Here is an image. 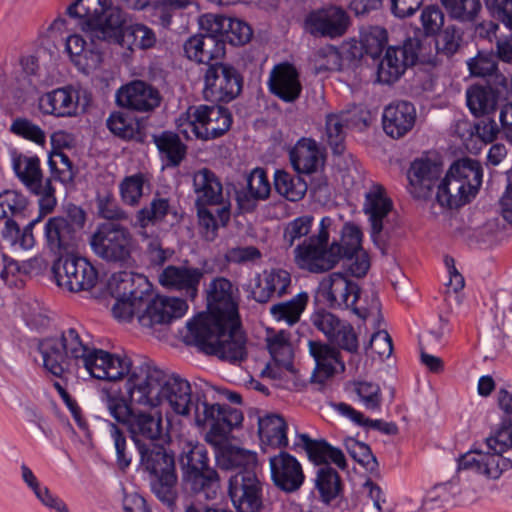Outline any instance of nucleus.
Segmentation results:
<instances>
[{"label": "nucleus", "mask_w": 512, "mask_h": 512, "mask_svg": "<svg viewBox=\"0 0 512 512\" xmlns=\"http://www.w3.org/2000/svg\"><path fill=\"white\" fill-rule=\"evenodd\" d=\"M79 92L71 86L57 88L40 97L39 109L48 115L70 117L77 114Z\"/></svg>", "instance_id": "nucleus-34"}, {"label": "nucleus", "mask_w": 512, "mask_h": 512, "mask_svg": "<svg viewBox=\"0 0 512 512\" xmlns=\"http://www.w3.org/2000/svg\"><path fill=\"white\" fill-rule=\"evenodd\" d=\"M160 92L143 80H133L116 92V103L120 107L137 112H150L161 103Z\"/></svg>", "instance_id": "nucleus-27"}, {"label": "nucleus", "mask_w": 512, "mask_h": 512, "mask_svg": "<svg viewBox=\"0 0 512 512\" xmlns=\"http://www.w3.org/2000/svg\"><path fill=\"white\" fill-rule=\"evenodd\" d=\"M204 82L203 94L206 100L228 103L240 95L244 80L233 65L220 61L208 66Z\"/></svg>", "instance_id": "nucleus-18"}, {"label": "nucleus", "mask_w": 512, "mask_h": 512, "mask_svg": "<svg viewBox=\"0 0 512 512\" xmlns=\"http://www.w3.org/2000/svg\"><path fill=\"white\" fill-rule=\"evenodd\" d=\"M194 420L197 426L210 425L206 440L211 444H221L228 439L234 428L243 421L240 410L226 404L210 403L204 393H195Z\"/></svg>", "instance_id": "nucleus-11"}, {"label": "nucleus", "mask_w": 512, "mask_h": 512, "mask_svg": "<svg viewBox=\"0 0 512 512\" xmlns=\"http://www.w3.org/2000/svg\"><path fill=\"white\" fill-rule=\"evenodd\" d=\"M489 450L506 452L512 447V418L504 417L499 427L485 440Z\"/></svg>", "instance_id": "nucleus-61"}, {"label": "nucleus", "mask_w": 512, "mask_h": 512, "mask_svg": "<svg viewBox=\"0 0 512 512\" xmlns=\"http://www.w3.org/2000/svg\"><path fill=\"white\" fill-rule=\"evenodd\" d=\"M442 174V163L436 159L422 157L415 159L408 170L410 193L414 198L430 197Z\"/></svg>", "instance_id": "nucleus-30"}, {"label": "nucleus", "mask_w": 512, "mask_h": 512, "mask_svg": "<svg viewBox=\"0 0 512 512\" xmlns=\"http://www.w3.org/2000/svg\"><path fill=\"white\" fill-rule=\"evenodd\" d=\"M186 57L197 63L213 64L220 62L225 56L224 44L221 40L203 34L193 35L183 45Z\"/></svg>", "instance_id": "nucleus-36"}, {"label": "nucleus", "mask_w": 512, "mask_h": 512, "mask_svg": "<svg viewBox=\"0 0 512 512\" xmlns=\"http://www.w3.org/2000/svg\"><path fill=\"white\" fill-rule=\"evenodd\" d=\"M264 286L259 280L257 286L252 290V298L258 303L268 302L273 295L281 297L287 293L291 284L290 273L281 268H272L264 271Z\"/></svg>", "instance_id": "nucleus-42"}, {"label": "nucleus", "mask_w": 512, "mask_h": 512, "mask_svg": "<svg viewBox=\"0 0 512 512\" xmlns=\"http://www.w3.org/2000/svg\"><path fill=\"white\" fill-rule=\"evenodd\" d=\"M193 190L196 206L220 205L223 203V186L216 174L202 168L193 174Z\"/></svg>", "instance_id": "nucleus-39"}, {"label": "nucleus", "mask_w": 512, "mask_h": 512, "mask_svg": "<svg viewBox=\"0 0 512 512\" xmlns=\"http://www.w3.org/2000/svg\"><path fill=\"white\" fill-rule=\"evenodd\" d=\"M187 128L181 130L188 136V129L197 139L212 140L223 136L231 127L232 114L221 105L191 106L187 110Z\"/></svg>", "instance_id": "nucleus-15"}, {"label": "nucleus", "mask_w": 512, "mask_h": 512, "mask_svg": "<svg viewBox=\"0 0 512 512\" xmlns=\"http://www.w3.org/2000/svg\"><path fill=\"white\" fill-rule=\"evenodd\" d=\"M191 4L190 0H157L149 5L152 9V15L157 18L158 23L163 27H168L172 20L175 10L185 9Z\"/></svg>", "instance_id": "nucleus-63"}, {"label": "nucleus", "mask_w": 512, "mask_h": 512, "mask_svg": "<svg viewBox=\"0 0 512 512\" xmlns=\"http://www.w3.org/2000/svg\"><path fill=\"white\" fill-rule=\"evenodd\" d=\"M139 470L147 473L156 498L171 512L177 510V482L175 457L164 445L154 442L138 444Z\"/></svg>", "instance_id": "nucleus-5"}, {"label": "nucleus", "mask_w": 512, "mask_h": 512, "mask_svg": "<svg viewBox=\"0 0 512 512\" xmlns=\"http://www.w3.org/2000/svg\"><path fill=\"white\" fill-rule=\"evenodd\" d=\"M103 44H107V42H92L90 40L91 47H88L86 40L81 35L74 34L66 39L65 49L78 71L89 75L97 70L103 61V53L100 50Z\"/></svg>", "instance_id": "nucleus-31"}, {"label": "nucleus", "mask_w": 512, "mask_h": 512, "mask_svg": "<svg viewBox=\"0 0 512 512\" xmlns=\"http://www.w3.org/2000/svg\"><path fill=\"white\" fill-rule=\"evenodd\" d=\"M462 41V29L456 25H448L438 35L436 47L446 56H452L458 51Z\"/></svg>", "instance_id": "nucleus-64"}, {"label": "nucleus", "mask_w": 512, "mask_h": 512, "mask_svg": "<svg viewBox=\"0 0 512 512\" xmlns=\"http://www.w3.org/2000/svg\"><path fill=\"white\" fill-rule=\"evenodd\" d=\"M460 492L458 478L437 483L426 492L421 507L424 512H444Z\"/></svg>", "instance_id": "nucleus-43"}, {"label": "nucleus", "mask_w": 512, "mask_h": 512, "mask_svg": "<svg viewBox=\"0 0 512 512\" xmlns=\"http://www.w3.org/2000/svg\"><path fill=\"white\" fill-rule=\"evenodd\" d=\"M314 487L321 502L327 505L335 500L343 490L339 473L330 465H322L317 469Z\"/></svg>", "instance_id": "nucleus-45"}, {"label": "nucleus", "mask_w": 512, "mask_h": 512, "mask_svg": "<svg viewBox=\"0 0 512 512\" xmlns=\"http://www.w3.org/2000/svg\"><path fill=\"white\" fill-rule=\"evenodd\" d=\"M228 495L237 512H260L263 484L256 470L235 472L228 481Z\"/></svg>", "instance_id": "nucleus-22"}, {"label": "nucleus", "mask_w": 512, "mask_h": 512, "mask_svg": "<svg viewBox=\"0 0 512 512\" xmlns=\"http://www.w3.org/2000/svg\"><path fill=\"white\" fill-rule=\"evenodd\" d=\"M267 86L269 92L284 103L296 102L303 89L298 69L289 62H281L273 66Z\"/></svg>", "instance_id": "nucleus-28"}, {"label": "nucleus", "mask_w": 512, "mask_h": 512, "mask_svg": "<svg viewBox=\"0 0 512 512\" xmlns=\"http://www.w3.org/2000/svg\"><path fill=\"white\" fill-rule=\"evenodd\" d=\"M138 321L143 327L170 324L172 321L182 318L188 305L185 300L175 297L156 296L149 297L144 302Z\"/></svg>", "instance_id": "nucleus-26"}, {"label": "nucleus", "mask_w": 512, "mask_h": 512, "mask_svg": "<svg viewBox=\"0 0 512 512\" xmlns=\"http://www.w3.org/2000/svg\"><path fill=\"white\" fill-rule=\"evenodd\" d=\"M194 420L197 426L210 425L206 440L211 444H221L228 439L234 428L243 421L240 410L226 404L210 403L204 393H195Z\"/></svg>", "instance_id": "nucleus-10"}, {"label": "nucleus", "mask_w": 512, "mask_h": 512, "mask_svg": "<svg viewBox=\"0 0 512 512\" xmlns=\"http://www.w3.org/2000/svg\"><path fill=\"white\" fill-rule=\"evenodd\" d=\"M56 283L69 292L91 290L97 283L98 272L85 258L72 254L60 257L52 267Z\"/></svg>", "instance_id": "nucleus-20"}, {"label": "nucleus", "mask_w": 512, "mask_h": 512, "mask_svg": "<svg viewBox=\"0 0 512 512\" xmlns=\"http://www.w3.org/2000/svg\"><path fill=\"white\" fill-rule=\"evenodd\" d=\"M442 4L451 18L469 23L476 20L482 8L480 0H442Z\"/></svg>", "instance_id": "nucleus-55"}, {"label": "nucleus", "mask_w": 512, "mask_h": 512, "mask_svg": "<svg viewBox=\"0 0 512 512\" xmlns=\"http://www.w3.org/2000/svg\"><path fill=\"white\" fill-rule=\"evenodd\" d=\"M341 259V247L333 242L328 248L310 240L297 245L294 250V260L300 269L312 273H323L332 268Z\"/></svg>", "instance_id": "nucleus-24"}, {"label": "nucleus", "mask_w": 512, "mask_h": 512, "mask_svg": "<svg viewBox=\"0 0 512 512\" xmlns=\"http://www.w3.org/2000/svg\"><path fill=\"white\" fill-rule=\"evenodd\" d=\"M252 34V29L246 22L227 17L223 44L229 43L233 46L245 45L250 41Z\"/></svg>", "instance_id": "nucleus-60"}, {"label": "nucleus", "mask_w": 512, "mask_h": 512, "mask_svg": "<svg viewBox=\"0 0 512 512\" xmlns=\"http://www.w3.org/2000/svg\"><path fill=\"white\" fill-rule=\"evenodd\" d=\"M85 221V211L79 206L68 204L65 215L50 217L43 226L47 248L60 257L72 254L78 246Z\"/></svg>", "instance_id": "nucleus-9"}, {"label": "nucleus", "mask_w": 512, "mask_h": 512, "mask_svg": "<svg viewBox=\"0 0 512 512\" xmlns=\"http://www.w3.org/2000/svg\"><path fill=\"white\" fill-rule=\"evenodd\" d=\"M483 178L479 161L468 157L455 161L437 185L436 199L443 207L459 208L477 194Z\"/></svg>", "instance_id": "nucleus-7"}, {"label": "nucleus", "mask_w": 512, "mask_h": 512, "mask_svg": "<svg viewBox=\"0 0 512 512\" xmlns=\"http://www.w3.org/2000/svg\"><path fill=\"white\" fill-rule=\"evenodd\" d=\"M320 293L332 308L351 309L363 320L369 316V311L366 308L356 306L360 288L346 273L333 272L324 278L320 283Z\"/></svg>", "instance_id": "nucleus-21"}, {"label": "nucleus", "mask_w": 512, "mask_h": 512, "mask_svg": "<svg viewBox=\"0 0 512 512\" xmlns=\"http://www.w3.org/2000/svg\"><path fill=\"white\" fill-rule=\"evenodd\" d=\"M345 504L346 511L341 512H389L385 511L386 495L382 488L372 480L368 479L358 493L352 494L341 502Z\"/></svg>", "instance_id": "nucleus-35"}, {"label": "nucleus", "mask_w": 512, "mask_h": 512, "mask_svg": "<svg viewBox=\"0 0 512 512\" xmlns=\"http://www.w3.org/2000/svg\"><path fill=\"white\" fill-rule=\"evenodd\" d=\"M214 446L217 466L222 470H235L243 472L257 468V456L255 453L230 445L227 440Z\"/></svg>", "instance_id": "nucleus-37"}, {"label": "nucleus", "mask_w": 512, "mask_h": 512, "mask_svg": "<svg viewBox=\"0 0 512 512\" xmlns=\"http://www.w3.org/2000/svg\"><path fill=\"white\" fill-rule=\"evenodd\" d=\"M347 120L345 115L331 113L326 116L325 131L327 142L333 154L341 155L344 152L345 126Z\"/></svg>", "instance_id": "nucleus-53"}, {"label": "nucleus", "mask_w": 512, "mask_h": 512, "mask_svg": "<svg viewBox=\"0 0 512 512\" xmlns=\"http://www.w3.org/2000/svg\"><path fill=\"white\" fill-rule=\"evenodd\" d=\"M106 125L111 133L124 140L140 138V123L127 112L116 111L111 113Z\"/></svg>", "instance_id": "nucleus-50"}, {"label": "nucleus", "mask_w": 512, "mask_h": 512, "mask_svg": "<svg viewBox=\"0 0 512 512\" xmlns=\"http://www.w3.org/2000/svg\"><path fill=\"white\" fill-rule=\"evenodd\" d=\"M348 26L349 16L337 6L312 10L303 21L304 31L316 38L341 37L346 33Z\"/></svg>", "instance_id": "nucleus-23"}, {"label": "nucleus", "mask_w": 512, "mask_h": 512, "mask_svg": "<svg viewBox=\"0 0 512 512\" xmlns=\"http://www.w3.org/2000/svg\"><path fill=\"white\" fill-rule=\"evenodd\" d=\"M12 166L17 177L33 194L39 196L38 205L42 213H51L57 204L55 188L51 179L43 183L40 160L37 156L18 154L13 156Z\"/></svg>", "instance_id": "nucleus-17"}, {"label": "nucleus", "mask_w": 512, "mask_h": 512, "mask_svg": "<svg viewBox=\"0 0 512 512\" xmlns=\"http://www.w3.org/2000/svg\"><path fill=\"white\" fill-rule=\"evenodd\" d=\"M208 462L204 445L196 444L190 447L181 456L183 481L191 492L203 494L206 499H214L220 487V478Z\"/></svg>", "instance_id": "nucleus-13"}, {"label": "nucleus", "mask_w": 512, "mask_h": 512, "mask_svg": "<svg viewBox=\"0 0 512 512\" xmlns=\"http://www.w3.org/2000/svg\"><path fill=\"white\" fill-rule=\"evenodd\" d=\"M154 142L169 167L179 166L186 156L187 147L176 133L162 132L154 137Z\"/></svg>", "instance_id": "nucleus-48"}, {"label": "nucleus", "mask_w": 512, "mask_h": 512, "mask_svg": "<svg viewBox=\"0 0 512 512\" xmlns=\"http://www.w3.org/2000/svg\"><path fill=\"white\" fill-rule=\"evenodd\" d=\"M314 328L320 331L329 343L309 341V352L316 362L314 376L317 381L324 382L334 375L336 365L344 369L337 348L349 353H356L359 348L358 337L353 326L346 320L325 309L314 311L310 317Z\"/></svg>", "instance_id": "nucleus-3"}, {"label": "nucleus", "mask_w": 512, "mask_h": 512, "mask_svg": "<svg viewBox=\"0 0 512 512\" xmlns=\"http://www.w3.org/2000/svg\"><path fill=\"white\" fill-rule=\"evenodd\" d=\"M9 130L14 135L32 141L38 145L43 146L46 142L45 132L40 126L27 118L18 117L14 119Z\"/></svg>", "instance_id": "nucleus-62"}, {"label": "nucleus", "mask_w": 512, "mask_h": 512, "mask_svg": "<svg viewBox=\"0 0 512 512\" xmlns=\"http://www.w3.org/2000/svg\"><path fill=\"white\" fill-rule=\"evenodd\" d=\"M274 186L280 195L292 202L301 200L307 191V185L300 177H292L284 171L275 173Z\"/></svg>", "instance_id": "nucleus-52"}, {"label": "nucleus", "mask_w": 512, "mask_h": 512, "mask_svg": "<svg viewBox=\"0 0 512 512\" xmlns=\"http://www.w3.org/2000/svg\"><path fill=\"white\" fill-rule=\"evenodd\" d=\"M416 122V109L411 102L398 101L385 107L382 125L385 133L394 139L405 136Z\"/></svg>", "instance_id": "nucleus-33"}, {"label": "nucleus", "mask_w": 512, "mask_h": 512, "mask_svg": "<svg viewBox=\"0 0 512 512\" xmlns=\"http://www.w3.org/2000/svg\"><path fill=\"white\" fill-rule=\"evenodd\" d=\"M308 302V294L301 292L292 299L274 304L270 313L278 321H285L289 325L297 323Z\"/></svg>", "instance_id": "nucleus-51"}, {"label": "nucleus", "mask_w": 512, "mask_h": 512, "mask_svg": "<svg viewBox=\"0 0 512 512\" xmlns=\"http://www.w3.org/2000/svg\"><path fill=\"white\" fill-rule=\"evenodd\" d=\"M512 468V459L496 450H471L458 460V470H471L487 479H498Z\"/></svg>", "instance_id": "nucleus-25"}, {"label": "nucleus", "mask_w": 512, "mask_h": 512, "mask_svg": "<svg viewBox=\"0 0 512 512\" xmlns=\"http://www.w3.org/2000/svg\"><path fill=\"white\" fill-rule=\"evenodd\" d=\"M203 276L202 268L169 265L159 275V282L164 287L184 292L188 298L194 300Z\"/></svg>", "instance_id": "nucleus-32"}, {"label": "nucleus", "mask_w": 512, "mask_h": 512, "mask_svg": "<svg viewBox=\"0 0 512 512\" xmlns=\"http://www.w3.org/2000/svg\"><path fill=\"white\" fill-rule=\"evenodd\" d=\"M270 191L271 187L265 170L259 167L253 169L247 176L246 188L236 192L239 208L245 212L253 211L257 201L267 199Z\"/></svg>", "instance_id": "nucleus-38"}, {"label": "nucleus", "mask_w": 512, "mask_h": 512, "mask_svg": "<svg viewBox=\"0 0 512 512\" xmlns=\"http://www.w3.org/2000/svg\"><path fill=\"white\" fill-rule=\"evenodd\" d=\"M289 158L292 167L299 174H311L318 169L321 153L315 140L301 138L290 150Z\"/></svg>", "instance_id": "nucleus-41"}, {"label": "nucleus", "mask_w": 512, "mask_h": 512, "mask_svg": "<svg viewBox=\"0 0 512 512\" xmlns=\"http://www.w3.org/2000/svg\"><path fill=\"white\" fill-rule=\"evenodd\" d=\"M111 358L112 353L87 345V351L82 357L81 367L97 379V370H100V374H103V372L105 373L104 370L110 369Z\"/></svg>", "instance_id": "nucleus-59"}, {"label": "nucleus", "mask_w": 512, "mask_h": 512, "mask_svg": "<svg viewBox=\"0 0 512 512\" xmlns=\"http://www.w3.org/2000/svg\"><path fill=\"white\" fill-rule=\"evenodd\" d=\"M271 479L283 492L298 491L304 483L305 475L300 462L291 454L280 451L269 459Z\"/></svg>", "instance_id": "nucleus-29"}, {"label": "nucleus", "mask_w": 512, "mask_h": 512, "mask_svg": "<svg viewBox=\"0 0 512 512\" xmlns=\"http://www.w3.org/2000/svg\"><path fill=\"white\" fill-rule=\"evenodd\" d=\"M113 280L115 281L113 289L115 297L144 303L152 296L151 284L144 275L120 272L118 275H114Z\"/></svg>", "instance_id": "nucleus-40"}, {"label": "nucleus", "mask_w": 512, "mask_h": 512, "mask_svg": "<svg viewBox=\"0 0 512 512\" xmlns=\"http://www.w3.org/2000/svg\"><path fill=\"white\" fill-rule=\"evenodd\" d=\"M146 181V175L141 172L126 176L119 184L122 202L131 207L137 206L143 196V187Z\"/></svg>", "instance_id": "nucleus-56"}, {"label": "nucleus", "mask_w": 512, "mask_h": 512, "mask_svg": "<svg viewBox=\"0 0 512 512\" xmlns=\"http://www.w3.org/2000/svg\"><path fill=\"white\" fill-rule=\"evenodd\" d=\"M38 351L43 367L52 375L62 377L81 367L87 344L82 339L81 330L72 327L62 331L59 338L48 337L39 341Z\"/></svg>", "instance_id": "nucleus-8"}, {"label": "nucleus", "mask_w": 512, "mask_h": 512, "mask_svg": "<svg viewBox=\"0 0 512 512\" xmlns=\"http://www.w3.org/2000/svg\"><path fill=\"white\" fill-rule=\"evenodd\" d=\"M107 426L116 452V464L121 471H125L132 462V454L127 449L125 432L117 423L107 421Z\"/></svg>", "instance_id": "nucleus-58"}, {"label": "nucleus", "mask_w": 512, "mask_h": 512, "mask_svg": "<svg viewBox=\"0 0 512 512\" xmlns=\"http://www.w3.org/2000/svg\"><path fill=\"white\" fill-rule=\"evenodd\" d=\"M234 288L230 280L224 277L213 279L207 290V308L206 313H200L187 323H194L202 326V329L212 323L223 321H233L240 319L238 312V303L235 299Z\"/></svg>", "instance_id": "nucleus-14"}, {"label": "nucleus", "mask_w": 512, "mask_h": 512, "mask_svg": "<svg viewBox=\"0 0 512 512\" xmlns=\"http://www.w3.org/2000/svg\"><path fill=\"white\" fill-rule=\"evenodd\" d=\"M258 434L262 443L275 448L288 445L287 423L283 417L271 414L258 418Z\"/></svg>", "instance_id": "nucleus-44"}, {"label": "nucleus", "mask_w": 512, "mask_h": 512, "mask_svg": "<svg viewBox=\"0 0 512 512\" xmlns=\"http://www.w3.org/2000/svg\"><path fill=\"white\" fill-rule=\"evenodd\" d=\"M185 337L206 354L218 356L232 363L247 357L246 337L240 319L212 323L205 329L194 323H187Z\"/></svg>", "instance_id": "nucleus-6"}, {"label": "nucleus", "mask_w": 512, "mask_h": 512, "mask_svg": "<svg viewBox=\"0 0 512 512\" xmlns=\"http://www.w3.org/2000/svg\"><path fill=\"white\" fill-rule=\"evenodd\" d=\"M335 410L342 416L349 418L356 425L371 428L380 431L386 435H396L398 433V427L394 422H386L381 419H370L364 416L363 413L354 409L351 405L340 402L334 404Z\"/></svg>", "instance_id": "nucleus-49"}, {"label": "nucleus", "mask_w": 512, "mask_h": 512, "mask_svg": "<svg viewBox=\"0 0 512 512\" xmlns=\"http://www.w3.org/2000/svg\"><path fill=\"white\" fill-rule=\"evenodd\" d=\"M421 45L420 39L409 37L401 46L387 47L382 57L373 60L376 63L377 82L387 85L397 82L408 67L416 64Z\"/></svg>", "instance_id": "nucleus-16"}, {"label": "nucleus", "mask_w": 512, "mask_h": 512, "mask_svg": "<svg viewBox=\"0 0 512 512\" xmlns=\"http://www.w3.org/2000/svg\"><path fill=\"white\" fill-rule=\"evenodd\" d=\"M110 363V369L104 370L105 373L100 374V370H97V379L105 380L109 382H117L124 378H126L124 389L125 394L127 395V384L134 374L137 371V368L142 366L145 362H152L151 360L144 359L140 361L138 364H134L130 357L127 355H119L112 353Z\"/></svg>", "instance_id": "nucleus-47"}, {"label": "nucleus", "mask_w": 512, "mask_h": 512, "mask_svg": "<svg viewBox=\"0 0 512 512\" xmlns=\"http://www.w3.org/2000/svg\"><path fill=\"white\" fill-rule=\"evenodd\" d=\"M393 203L386 196L385 189L374 185L365 194L363 211L368 216L370 235L374 244L384 252L393 226L389 221Z\"/></svg>", "instance_id": "nucleus-19"}, {"label": "nucleus", "mask_w": 512, "mask_h": 512, "mask_svg": "<svg viewBox=\"0 0 512 512\" xmlns=\"http://www.w3.org/2000/svg\"><path fill=\"white\" fill-rule=\"evenodd\" d=\"M131 380L127 384V397L120 393L104 391L102 401L110 416L126 427L135 446L157 443L163 438V416L160 411H152L150 406L132 402Z\"/></svg>", "instance_id": "nucleus-4"}, {"label": "nucleus", "mask_w": 512, "mask_h": 512, "mask_svg": "<svg viewBox=\"0 0 512 512\" xmlns=\"http://www.w3.org/2000/svg\"><path fill=\"white\" fill-rule=\"evenodd\" d=\"M90 245L101 259L126 265L132 259L136 241L127 227L106 222L100 224L92 234Z\"/></svg>", "instance_id": "nucleus-12"}, {"label": "nucleus", "mask_w": 512, "mask_h": 512, "mask_svg": "<svg viewBox=\"0 0 512 512\" xmlns=\"http://www.w3.org/2000/svg\"><path fill=\"white\" fill-rule=\"evenodd\" d=\"M67 14L81 20L82 31L92 42L104 41L130 51L146 50L156 43L154 31L143 25H126V15L110 0H76Z\"/></svg>", "instance_id": "nucleus-1"}, {"label": "nucleus", "mask_w": 512, "mask_h": 512, "mask_svg": "<svg viewBox=\"0 0 512 512\" xmlns=\"http://www.w3.org/2000/svg\"><path fill=\"white\" fill-rule=\"evenodd\" d=\"M467 106L476 117L489 115L495 111L497 97L492 87L487 85H473L466 91Z\"/></svg>", "instance_id": "nucleus-46"}, {"label": "nucleus", "mask_w": 512, "mask_h": 512, "mask_svg": "<svg viewBox=\"0 0 512 512\" xmlns=\"http://www.w3.org/2000/svg\"><path fill=\"white\" fill-rule=\"evenodd\" d=\"M169 200L166 198H154L149 206L143 207L136 214V225L146 228L162 221L169 211Z\"/></svg>", "instance_id": "nucleus-57"}, {"label": "nucleus", "mask_w": 512, "mask_h": 512, "mask_svg": "<svg viewBox=\"0 0 512 512\" xmlns=\"http://www.w3.org/2000/svg\"><path fill=\"white\" fill-rule=\"evenodd\" d=\"M132 402L145 404L155 409L166 401L172 411L188 416L195 401L192 399L191 384L177 374L168 375L154 362H145L130 378Z\"/></svg>", "instance_id": "nucleus-2"}, {"label": "nucleus", "mask_w": 512, "mask_h": 512, "mask_svg": "<svg viewBox=\"0 0 512 512\" xmlns=\"http://www.w3.org/2000/svg\"><path fill=\"white\" fill-rule=\"evenodd\" d=\"M360 41L364 47L365 55L374 60L381 56L388 42V34L386 29L382 27L370 26L361 31Z\"/></svg>", "instance_id": "nucleus-54"}]
</instances>
